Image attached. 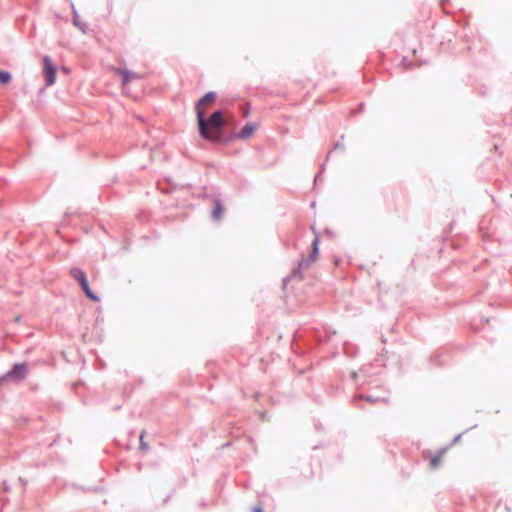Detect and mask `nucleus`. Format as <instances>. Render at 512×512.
<instances>
[{"label":"nucleus","instance_id":"0eeeda50","mask_svg":"<svg viewBox=\"0 0 512 512\" xmlns=\"http://www.w3.org/2000/svg\"><path fill=\"white\" fill-rule=\"evenodd\" d=\"M114 71H115V73L121 75V77H122V85L123 86L128 84L131 80L138 78V74L137 73L130 72V71L126 70V69L115 68Z\"/></svg>","mask_w":512,"mask_h":512},{"label":"nucleus","instance_id":"f03ea898","mask_svg":"<svg viewBox=\"0 0 512 512\" xmlns=\"http://www.w3.org/2000/svg\"><path fill=\"white\" fill-rule=\"evenodd\" d=\"M43 74L46 79V86H51L55 83L56 68L54 67L50 57L43 58Z\"/></svg>","mask_w":512,"mask_h":512},{"label":"nucleus","instance_id":"f8f14e48","mask_svg":"<svg viewBox=\"0 0 512 512\" xmlns=\"http://www.w3.org/2000/svg\"><path fill=\"white\" fill-rule=\"evenodd\" d=\"M11 81V74L7 71H0V84H8Z\"/></svg>","mask_w":512,"mask_h":512},{"label":"nucleus","instance_id":"4468645a","mask_svg":"<svg viewBox=\"0 0 512 512\" xmlns=\"http://www.w3.org/2000/svg\"><path fill=\"white\" fill-rule=\"evenodd\" d=\"M252 512H262V509H261V507L256 506L253 508Z\"/></svg>","mask_w":512,"mask_h":512},{"label":"nucleus","instance_id":"6e6552de","mask_svg":"<svg viewBox=\"0 0 512 512\" xmlns=\"http://www.w3.org/2000/svg\"><path fill=\"white\" fill-rule=\"evenodd\" d=\"M78 283L80 284L82 290L89 299L95 302L99 301V297L90 289L87 277L81 279L80 282Z\"/></svg>","mask_w":512,"mask_h":512},{"label":"nucleus","instance_id":"9b49d317","mask_svg":"<svg viewBox=\"0 0 512 512\" xmlns=\"http://www.w3.org/2000/svg\"><path fill=\"white\" fill-rule=\"evenodd\" d=\"M70 275L73 279H75L77 282H80L81 279L86 277V274L84 271H82L79 268H72L70 270Z\"/></svg>","mask_w":512,"mask_h":512},{"label":"nucleus","instance_id":"ddd939ff","mask_svg":"<svg viewBox=\"0 0 512 512\" xmlns=\"http://www.w3.org/2000/svg\"><path fill=\"white\" fill-rule=\"evenodd\" d=\"M140 446H141V448H143V449H146V448H147V446H146V444H145V441H144V432L140 435Z\"/></svg>","mask_w":512,"mask_h":512},{"label":"nucleus","instance_id":"1a4fd4ad","mask_svg":"<svg viewBox=\"0 0 512 512\" xmlns=\"http://www.w3.org/2000/svg\"><path fill=\"white\" fill-rule=\"evenodd\" d=\"M444 453H445V451L443 450V451H440L439 453H437L436 455L431 456V458H430V467L431 468L435 469L440 465Z\"/></svg>","mask_w":512,"mask_h":512},{"label":"nucleus","instance_id":"39448f33","mask_svg":"<svg viewBox=\"0 0 512 512\" xmlns=\"http://www.w3.org/2000/svg\"><path fill=\"white\" fill-rule=\"evenodd\" d=\"M313 249L308 258H303L299 263V267L302 269L307 268L311 263L315 262L318 256V239H315L312 243Z\"/></svg>","mask_w":512,"mask_h":512},{"label":"nucleus","instance_id":"9d476101","mask_svg":"<svg viewBox=\"0 0 512 512\" xmlns=\"http://www.w3.org/2000/svg\"><path fill=\"white\" fill-rule=\"evenodd\" d=\"M222 213H223L222 204L219 200H216L215 204H214L213 213H212L213 218L216 220H219L222 216Z\"/></svg>","mask_w":512,"mask_h":512},{"label":"nucleus","instance_id":"423d86ee","mask_svg":"<svg viewBox=\"0 0 512 512\" xmlns=\"http://www.w3.org/2000/svg\"><path fill=\"white\" fill-rule=\"evenodd\" d=\"M258 125L256 123H247L237 134L240 139H248L257 131Z\"/></svg>","mask_w":512,"mask_h":512},{"label":"nucleus","instance_id":"f257e3e1","mask_svg":"<svg viewBox=\"0 0 512 512\" xmlns=\"http://www.w3.org/2000/svg\"><path fill=\"white\" fill-rule=\"evenodd\" d=\"M204 116L201 112L197 116L200 135L206 140L219 142L225 124L223 113L216 111L208 119Z\"/></svg>","mask_w":512,"mask_h":512},{"label":"nucleus","instance_id":"7ed1b4c3","mask_svg":"<svg viewBox=\"0 0 512 512\" xmlns=\"http://www.w3.org/2000/svg\"><path fill=\"white\" fill-rule=\"evenodd\" d=\"M27 372V367L25 364H16L5 376H3L2 380L12 379V380H22L25 378Z\"/></svg>","mask_w":512,"mask_h":512},{"label":"nucleus","instance_id":"20e7f679","mask_svg":"<svg viewBox=\"0 0 512 512\" xmlns=\"http://www.w3.org/2000/svg\"><path fill=\"white\" fill-rule=\"evenodd\" d=\"M216 99V94L214 92H208L205 94L196 104V113L199 116L201 112L202 115H205L207 107L212 104Z\"/></svg>","mask_w":512,"mask_h":512}]
</instances>
